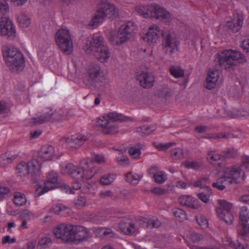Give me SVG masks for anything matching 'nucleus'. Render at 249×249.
Masks as SVG:
<instances>
[{"instance_id":"nucleus-1","label":"nucleus","mask_w":249,"mask_h":249,"mask_svg":"<svg viewBox=\"0 0 249 249\" xmlns=\"http://www.w3.org/2000/svg\"><path fill=\"white\" fill-rule=\"evenodd\" d=\"M160 36L162 37V49L166 54L171 55L177 51L179 43L174 34L168 30L162 31L157 25H153L149 28L143 39L148 43H155Z\"/></svg>"},{"instance_id":"nucleus-2","label":"nucleus","mask_w":249,"mask_h":249,"mask_svg":"<svg viewBox=\"0 0 249 249\" xmlns=\"http://www.w3.org/2000/svg\"><path fill=\"white\" fill-rule=\"evenodd\" d=\"M93 167L92 161L89 159L82 160L79 166L68 163L61 166V173L63 175H69L77 181H84L91 179L93 177L91 169Z\"/></svg>"},{"instance_id":"nucleus-3","label":"nucleus","mask_w":249,"mask_h":249,"mask_svg":"<svg viewBox=\"0 0 249 249\" xmlns=\"http://www.w3.org/2000/svg\"><path fill=\"white\" fill-rule=\"evenodd\" d=\"M103 37L98 34L88 36L83 46V50L87 53L92 54L101 62H105L110 57L108 47L103 42Z\"/></svg>"},{"instance_id":"nucleus-4","label":"nucleus","mask_w":249,"mask_h":249,"mask_svg":"<svg viewBox=\"0 0 249 249\" xmlns=\"http://www.w3.org/2000/svg\"><path fill=\"white\" fill-rule=\"evenodd\" d=\"M246 61L245 56L240 52L232 50H225L217 53L214 62L220 67L231 71L237 64H243Z\"/></svg>"},{"instance_id":"nucleus-5","label":"nucleus","mask_w":249,"mask_h":249,"mask_svg":"<svg viewBox=\"0 0 249 249\" xmlns=\"http://www.w3.org/2000/svg\"><path fill=\"white\" fill-rule=\"evenodd\" d=\"M2 52L5 63L11 70L14 72L23 70L25 66L24 57L18 49L4 46L2 47Z\"/></svg>"},{"instance_id":"nucleus-6","label":"nucleus","mask_w":249,"mask_h":249,"mask_svg":"<svg viewBox=\"0 0 249 249\" xmlns=\"http://www.w3.org/2000/svg\"><path fill=\"white\" fill-rule=\"evenodd\" d=\"M127 118L116 112L108 113L106 116L99 118L97 121V125L102 127L105 134L113 135L118 132V128L114 124L115 122L126 121Z\"/></svg>"},{"instance_id":"nucleus-7","label":"nucleus","mask_w":249,"mask_h":249,"mask_svg":"<svg viewBox=\"0 0 249 249\" xmlns=\"http://www.w3.org/2000/svg\"><path fill=\"white\" fill-rule=\"evenodd\" d=\"M136 11L145 18H153L165 22L169 21L170 18V15L168 11L155 4L137 6Z\"/></svg>"},{"instance_id":"nucleus-8","label":"nucleus","mask_w":249,"mask_h":249,"mask_svg":"<svg viewBox=\"0 0 249 249\" xmlns=\"http://www.w3.org/2000/svg\"><path fill=\"white\" fill-rule=\"evenodd\" d=\"M136 31V26L133 22L122 25L116 36H111L110 41L113 45H121L132 38Z\"/></svg>"},{"instance_id":"nucleus-9","label":"nucleus","mask_w":249,"mask_h":249,"mask_svg":"<svg viewBox=\"0 0 249 249\" xmlns=\"http://www.w3.org/2000/svg\"><path fill=\"white\" fill-rule=\"evenodd\" d=\"M118 14V10L115 6L106 1L101 3L96 14L90 21V24L92 26H96L98 23L101 22V20L105 17H108L110 18L112 17L117 16Z\"/></svg>"},{"instance_id":"nucleus-10","label":"nucleus","mask_w":249,"mask_h":249,"mask_svg":"<svg viewBox=\"0 0 249 249\" xmlns=\"http://www.w3.org/2000/svg\"><path fill=\"white\" fill-rule=\"evenodd\" d=\"M56 44L63 52L70 54L72 51L73 44L69 31L61 29L58 30L55 36Z\"/></svg>"},{"instance_id":"nucleus-11","label":"nucleus","mask_w":249,"mask_h":249,"mask_svg":"<svg viewBox=\"0 0 249 249\" xmlns=\"http://www.w3.org/2000/svg\"><path fill=\"white\" fill-rule=\"evenodd\" d=\"M76 225L62 223L55 227L53 231L54 235L66 242H73Z\"/></svg>"},{"instance_id":"nucleus-12","label":"nucleus","mask_w":249,"mask_h":249,"mask_svg":"<svg viewBox=\"0 0 249 249\" xmlns=\"http://www.w3.org/2000/svg\"><path fill=\"white\" fill-rule=\"evenodd\" d=\"M219 207L216 208L218 217L223 220L227 224H231L233 221L234 217L231 210L232 208L231 203L225 200H220Z\"/></svg>"},{"instance_id":"nucleus-13","label":"nucleus","mask_w":249,"mask_h":249,"mask_svg":"<svg viewBox=\"0 0 249 249\" xmlns=\"http://www.w3.org/2000/svg\"><path fill=\"white\" fill-rule=\"evenodd\" d=\"M0 31L2 36L14 39L16 36V31L11 20L4 15L0 17Z\"/></svg>"},{"instance_id":"nucleus-14","label":"nucleus","mask_w":249,"mask_h":249,"mask_svg":"<svg viewBox=\"0 0 249 249\" xmlns=\"http://www.w3.org/2000/svg\"><path fill=\"white\" fill-rule=\"evenodd\" d=\"M39 163L36 159H33L31 161L26 162L22 161L19 163L16 168L17 173L20 177H26L30 175L33 176L36 170L38 169Z\"/></svg>"},{"instance_id":"nucleus-15","label":"nucleus","mask_w":249,"mask_h":249,"mask_svg":"<svg viewBox=\"0 0 249 249\" xmlns=\"http://www.w3.org/2000/svg\"><path fill=\"white\" fill-rule=\"evenodd\" d=\"M87 74L88 83L86 84L93 86L95 83L101 82L105 79L103 71L98 64H92L89 65L87 70Z\"/></svg>"},{"instance_id":"nucleus-16","label":"nucleus","mask_w":249,"mask_h":249,"mask_svg":"<svg viewBox=\"0 0 249 249\" xmlns=\"http://www.w3.org/2000/svg\"><path fill=\"white\" fill-rule=\"evenodd\" d=\"M88 139L87 136L77 134L70 137L63 138L61 141L63 146L73 150L79 148Z\"/></svg>"},{"instance_id":"nucleus-17","label":"nucleus","mask_w":249,"mask_h":249,"mask_svg":"<svg viewBox=\"0 0 249 249\" xmlns=\"http://www.w3.org/2000/svg\"><path fill=\"white\" fill-rule=\"evenodd\" d=\"M242 169L240 166H232L224 170L225 176L229 179L230 184L239 183L244 180V172L241 174Z\"/></svg>"},{"instance_id":"nucleus-18","label":"nucleus","mask_w":249,"mask_h":249,"mask_svg":"<svg viewBox=\"0 0 249 249\" xmlns=\"http://www.w3.org/2000/svg\"><path fill=\"white\" fill-rule=\"evenodd\" d=\"M244 18L242 15L236 14L233 15V18L226 23V27L233 33L238 32L243 24Z\"/></svg>"},{"instance_id":"nucleus-19","label":"nucleus","mask_w":249,"mask_h":249,"mask_svg":"<svg viewBox=\"0 0 249 249\" xmlns=\"http://www.w3.org/2000/svg\"><path fill=\"white\" fill-rule=\"evenodd\" d=\"M137 80L140 85L143 88L149 89L153 87L155 82L154 77L152 74L148 72L142 71L137 75Z\"/></svg>"},{"instance_id":"nucleus-20","label":"nucleus","mask_w":249,"mask_h":249,"mask_svg":"<svg viewBox=\"0 0 249 249\" xmlns=\"http://www.w3.org/2000/svg\"><path fill=\"white\" fill-rule=\"evenodd\" d=\"M219 76V71L216 69H210L208 72L205 87L211 90L215 88Z\"/></svg>"},{"instance_id":"nucleus-21","label":"nucleus","mask_w":249,"mask_h":249,"mask_svg":"<svg viewBox=\"0 0 249 249\" xmlns=\"http://www.w3.org/2000/svg\"><path fill=\"white\" fill-rule=\"evenodd\" d=\"M178 202L182 206L197 209L200 207L199 201L190 196H183L179 197Z\"/></svg>"},{"instance_id":"nucleus-22","label":"nucleus","mask_w":249,"mask_h":249,"mask_svg":"<svg viewBox=\"0 0 249 249\" xmlns=\"http://www.w3.org/2000/svg\"><path fill=\"white\" fill-rule=\"evenodd\" d=\"M53 110L51 108H47L42 115L39 117L32 119L33 123L35 125L46 123L48 122H52Z\"/></svg>"},{"instance_id":"nucleus-23","label":"nucleus","mask_w":249,"mask_h":249,"mask_svg":"<svg viewBox=\"0 0 249 249\" xmlns=\"http://www.w3.org/2000/svg\"><path fill=\"white\" fill-rule=\"evenodd\" d=\"M54 154V148L48 145L43 146L39 153V157L44 160H50L52 159Z\"/></svg>"},{"instance_id":"nucleus-24","label":"nucleus","mask_w":249,"mask_h":249,"mask_svg":"<svg viewBox=\"0 0 249 249\" xmlns=\"http://www.w3.org/2000/svg\"><path fill=\"white\" fill-rule=\"evenodd\" d=\"M89 231L84 227L76 225L75 229L73 241H84L89 236Z\"/></svg>"},{"instance_id":"nucleus-25","label":"nucleus","mask_w":249,"mask_h":249,"mask_svg":"<svg viewBox=\"0 0 249 249\" xmlns=\"http://www.w3.org/2000/svg\"><path fill=\"white\" fill-rule=\"evenodd\" d=\"M149 172L153 175L155 182L158 184L163 183L167 179L166 174L162 171H158L157 167H151L149 170Z\"/></svg>"},{"instance_id":"nucleus-26","label":"nucleus","mask_w":249,"mask_h":249,"mask_svg":"<svg viewBox=\"0 0 249 249\" xmlns=\"http://www.w3.org/2000/svg\"><path fill=\"white\" fill-rule=\"evenodd\" d=\"M58 175L57 173L54 171H51L48 173L47 175V179L44 182L46 187H48L50 190L56 188L59 183L58 182Z\"/></svg>"},{"instance_id":"nucleus-27","label":"nucleus","mask_w":249,"mask_h":249,"mask_svg":"<svg viewBox=\"0 0 249 249\" xmlns=\"http://www.w3.org/2000/svg\"><path fill=\"white\" fill-rule=\"evenodd\" d=\"M119 228L121 231L126 234H133L134 233L137 228L135 224L132 222H127L125 220H122L119 223Z\"/></svg>"},{"instance_id":"nucleus-28","label":"nucleus","mask_w":249,"mask_h":249,"mask_svg":"<svg viewBox=\"0 0 249 249\" xmlns=\"http://www.w3.org/2000/svg\"><path fill=\"white\" fill-rule=\"evenodd\" d=\"M17 157L16 154H13L11 152H6L0 156V165L5 167L11 163Z\"/></svg>"},{"instance_id":"nucleus-29","label":"nucleus","mask_w":249,"mask_h":249,"mask_svg":"<svg viewBox=\"0 0 249 249\" xmlns=\"http://www.w3.org/2000/svg\"><path fill=\"white\" fill-rule=\"evenodd\" d=\"M91 161L93 165V167L91 169V171L93 173V176L96 173L100 172V169L97 168L96 163H102L105 161V159L103 155L93 154L92 155L91 158H89Z\"/></svg>"},{"instance_id":"nucleus-30","label":"nucleus","mask_w":249,"mask_h":249,"mask_svg":"<svg viewBox=\"0 0 249 249\" xmlns=\"http://www.w3.org/2000/svg\"><path fill=\"white\" fill-rule=\"evenodd\" d=\"M156 94L161 98L167 99L172 95L171 89L167 86H164L159 89L156 92Z\"/></svg>"},{"instance_id":"nucleus-31","label":"nucleus","mask_w":249,"mask_h":249,"mask_svg":"<svg viewBox=\"0 0 249 249\" xmlns=\"http://www.w3.org/2000/svg\"><path fill=\"white\" fill-rule=\"evenodd\" d=\"M156 129L155 125H143L137 128V132L142 136H145L151 134Z\"/></svg>"},{"instance_id":"nucleus-32","label":"nucleus","mask_w":249,"mask_h":249,"mask_svg":"<svg viewBox=\"0 0 249 249\" xmlns=\"http://www.w3.org/2000/svg\"><path fill=\"white\" fill-rule=\"evenodd\" d=\"M54 213L61 216H65L69 213V209L63 205L62 204H58L53 206L51 209Z\"/></svg>"},{"instance_id":"nucleus-33","label":"nucleus","mask_w":249,"mask_h":249,"mask_svg":"<svg viewBox=\"0 0 249 249\" xmlns=\"http://www.w3.org/2000/svg\"><path fill=\"white\" fill-rule=\"evenodd\" d=\"M116 175L114 174H107L103 175L100 179V182L103 185H109L115 180Z\"/></svg>"},{"instance_id":"nucleus-34","label":"nucleus","mask_w":249,"mask_h":249,"mask_svg":"<svg viewBox=\"0 0 249 249\" xmlns=\"http://www.w3.org/2000/svg\"><path fill=\"white\" fill-rule=\"evenodd\" d=\"M27 199L25 196L20 193H17L14 196L13 202L18 206H21L25 205L26 203Z\"/></svg>"},{"instance_id":"nucleus-35","label":"nucleus","mask_w":249,"mask_h":249,"mask_svg":"<svg viewBox=\"0 0 249 249\" xmlns=\"http://www.w3.org/2000/svg\"><path fill=\"white\" fill-rule=\"evenodd\" d=\"M205 189L206 193H200L197 194V197L203 202L207 203L210 200V196L212 194L211 188L210 187L206 186Z\"/></svg>"},{"instance_id":"nucleus-36","label":"nucleus","mask_w":249,"mask_h":249,"mask_svg":"<svg viewBox=\"0 0 249 249\" xmlns=\"http://www.w3.org/2000/svg\"><path fill=\"white\" fill-rule=\"evenodd\" d=\"M17 19L19 25L22 28H27L31 24V20L27 16L21 14L17 17Z\"/></svg>"},{"instance_id":"nucleus-37","label":"nucleus","mask_w":249,"mask_h":249,"mask_svg":"<svg viewBox=\"0 0 249 249\" xmlns=\"http://www.w3.org/2000/svg\"><path fill=\"white\" fill-rule=\"evenodd\" d=\"M141 178V177L140 175L132 174L131 172L128 173L125 177V180L134 185L137 184Z\"/></svg>"},{"instance_id":"nucleus-38","label":"nucleus","mask_w":249,"mask_h":249,"mask_svg":"<svg viewBox=\"0 0 249 249\" xmlns=\"http://www.w3.org/2000/svg\"><path fill=\"white\" fill-rule=\"evenodd\" d=\"M239 222H248L249 220V210L246 207H242L239 213Z\"/></svg>"},{"instance_id":"nucleus-39","label":"nucleus","mask_w":249,"mask_h":249,"mask_svg":"<svg viewBox=\"0 0 249 249\" xmlns=\"http://www.w3.org/2000/svg\"><path fill=\"white\" fill-rule=\"evenodd\" d=\"M207 158L211 163L214 164L216 161L223 160L224 156L214 154L213 151H210L208 153Z\"/></svg>"},{"instance_id":"nucleus-40","label":"nucleus","mask_w":249,"mask_h":249,"mask_svg":"<svg viewBox=\"0 0 249 249\" xmlns=\"http://www.w3.org/2000/svg\"><path fill=\"white\" fill-rule=\"evenodd\" d=\"M52 244V240L50 238L44 237L40 238L37 244V248L39 249H44L49 247Z\"/></svg>"},{"instance_id":"nucleus-41","label":"nucleus","mask_w":249,"mask_h":249,"mask_svg":"<svg viewBox=\"0 0 249 249\" xmlns=\"http://www.w3.org/2000/svg\"><path fill=\"white\" fill-rule=\"evenodd\" d=\"M239 233L242 235H247L249 234V225L248 222H239L238 229Z\"/></svg>"},{"instance_id":"nucleus-42","label":"nucleus","mask_w":249,"mask_h":249,"mask_svg":"<svg viewBox=\"0 0 249 249\" xmlns=\"http://www.w3.org/2000/svg\"><path fill=\"white\" fill-rule=\"evenodd\" d=\"M222 153H223L224 157L227 158H235L238 155V151L234 148H228L223 150Z\"/></svg>"},{"instance_id":"nucleus-43","label":"nucleus","mask_w":249,"mask_h":249,"mask_svg":"<svg viewBox=\"0 0 249 249\" xmlns=\"http://www.w3.org/2000/svg\"><path fill=\"white\" fill-rule=\"evenodd\" d=\"M189 239L193 243H200L203 241L204 236L196 232H192L190 234Z\"/></svg>"},{"instance_id":"nucleus-44","label":"nucleus","mask_w":249,"mask_h":249,"mask_svg":"<svg viewBox=\"0 0 249 249\" xmlns=\"http://www.w3.org/2000/svg\"><path fill=\"white\" fill-rule=\"evenodd\" d=\"M126 150H121V153L120 156H118L116 159L119 165L122 166H127L129 164V160L128 158L124 155H122L123 152H125Z\"/></svg>"},{"instance_id":"nucleus-45","label":"nucleus","mask_w":249,"mask_h":249,"mask_svg":"<svg viewBox=\"0 0 249 249\" xmlns=\"http://www.w3.org/2000/svg\"><path fill=\"white\" fill-rule=\"evenodd\" d=\"M170 73L176 78L181 77L184 75V71L178 67H172L170 69Z\"/></svg>"},{"instance_id":"nucleus-46","label":"nucleus","mask_w":249,"mask_h":249,"mask_svg":"<svg viewBox=\"0 0 249 249\" xmlns=\"http://www.w3.org/2000/svg\"><path fill=\"white\" fill-rule=\"evenodd\" d=\"M86 201L84 196H80L74 200V204L78 209H81L85 205Z\"/></svg>"},{"instance_id":"nucleus-47","label":"nucleus","mask_w":249,"mask_h":249,"mask_svg":"<svg viewBox=\"0 0 249 249\" xmlns=\"http://www.w3.org/2000/svg\"><path fill=\"white\" fill-rule=\"evenodd\" d=\"M185 167L188 169H193L195 170L198 169L201 166V164L197 161H186L184 163Z\"/></svg>"},{"instance_id":"nucleus-48","label":"nucleus","mask_w":249,"mask_h":249,"mask_svg":"<svg viewBox=\"0 0 249 249\" xmlns=\"http://www.w3.org/2000/svg\"><path fill=\"white\" fill-rule=\"evenodd\" d=\"M172 213L174 215L177 217L180 218L182 220L185 219L186 215L185 212L178 208H174L172 209Z\"/></svg>"},{"instance_id":"nucleus-49","label":"nucleus","mask_w":249,"mask_h":249,"mask_svg":"<svg viewBox=\"0 0 249 249\" xmlns=\"http://www.w3.org/2000/svg\"><path fill=\"white\" fill-rule=\"evenodd\" d=\"M63 119H64V115L62 111H53L52 122L61 121Z\"/></svg>"},{"instance_id":"nucleus-50","label":"nucleus","mask_w":249,"mask_h":249,"mask_svg":"<svg viewBox=\"0 0 249 249\" xmlns=\"http://www.w3.org/2000/svg\"><path fill=\"white\" fill-rule=\"evenodd\" d=\"M99 196L102 199H107L108 198H113L114 199L116 198V196L114 193L110 190H106L101 192L99 194Z\"/></svg>"},{"instance_id":"nucleus-51","label":"nucleus","mask_w":249,"mask_h":249,"mask_svg":"<svg viewBox=\"0 0 249 249\" xmlns=\"http://www.w3.org/2000/svg\"><path fill=\"white\" fill-rule=\"evenodd\" d=\"M172 156L175 159H181L183 157V150L179 148H175L171 151Z\"/></svg>"},{"instance_id":"nucleus-52","label":"nucleus","mask_w":249,"mask_h":249,"mask_svg":"<svg viewBox=\"0 0 249 249\" xmlns=\"http://www.w3.org/2000/svg\"><path fill=\"white\" fill-rule=\"evenodd\" d=\"M240 167L243 170V169L246 171H249V156H244L242 158V163Z\"/></svg>"},{"instance_id":"nucleus-53","label":"nucleus","mask_w":249,"mask_h":249,"mask_svg":"<svg viewBox=\"0 0 249 249\" xmlns=\"http://www.w3.org/2000/svg\"><path fill=\"white\" fill-rule=\"evenodd\" d=\"M128 153L134 158H138L141 154V150L138 148L130 147L128 150Z\"/></svg>"},{"instance_id":"nucleus-54","label":"nucleus","mask_w":249,"mask_h":249,"mask_svg":"<svg viewBox=\"0 0 249 249\" xmlns=\"http://www.w3.org/2000/svg\"><path fill=\"white\" fill-rule=\"evenodd\" d=\"M58 186L56 188H60L61 189L62 191H63L65 193H69L70 194H73L74 192L72 191V190L70 186L64 183H59Z\"/></svg>"},{"instance_id":"nucleus-55","label":"nucleus","mask_w":249,"mask_h":249,"mask_svg":"<svg viewBox=\"0 0 249 249\" xmlns=\"http://www.w3.org/2000/svg\"><path fill=\"white\" fill-rule=\"evenodd\" d=\"M50 190V189L48 187H46V186L45 185L43 188L41 187H39L36 190L35 192V196L38 197L40 195L48 192Z\"/></svg>"},{"instance_id":"nucleus-56","label":"nucleus","mask_w":249,"mask_h":249,"mask_svg":"<svg viewBox=\"0 0 249 249\" xmlns=\"http://www.w3.org/2000/svg\"><path fill=\"white\" fill-rule=\"evenodd\" d=\"M168 191L167 189L161 188L159 187H155L151 190L152 193L158 195H162L166 194L168 193Z\"/></svg>"},{"instance_id":"nucleus-57","label":"nucleus","mask_w":249,"mask_h":249,"mask_svg":"<svg viewBox=\"0 0 249 249\" xmlns=\"http://www.w3.org/2000/svg\"><path fill=\"white\" fill-rule=\"evenodd\" d=\"M199 225L203 228H207L208 226V222L206 218L204 216H200L197 219Z\"/></svg>"},{"instance_id":"nucleus-58","label":"nucleus","mask_w":249,"mask_h":249,"mask_svg":"<svg viewBox=\"0 0 249 249\" xmlns=\"http://www.w3.org/2000/svg\"><path fill=\"white\" fill-rule=\"evenodd\" d=\"M160 225V222L158 219L149 220L147 226L151 228H158Z\"/></svg>"},{"instance_id":"nucleus-59","label":"nucleus","mask_w":249,"mask_h":249,"mask_svg":"<svg viewBox=\"0 0 249 249\" xmlns=\"http://www.w3.org/2000/svg\"><path fill=\"white\" fill-rule=\"evenodd\" d=\"M209 138L211 139H218L221 138L228 139L229 137V135H227L225 133H218L210 136Z\"/></svg>"},{"instance_id":"nucleus-60","label":"nucleus","mask_w":249,"mask_h":249,"mask_svg":"<svg viewBox=\"0 0 249 249\" xmlns=\"http://www.w3.org/2000/svg\"><path fill=\"white\" fill-rule=\"evenodd\" d=\"M241 46L244 52L249 53V38L244 39Z\"/></svg>"},{"instance_id":"nucleus-61","label":"nucleus","mask_w":249,"mask_h":249,"mask_svg":"<svg viewBox=\"0 0 249 249\" xmlns=\"http://www.w3.org/2000/svg\"><path fill=\"white\" fill-rule=\"evenodd\" d=\"M16 239L15 238L11 239L9 235H6L2 237L1 242L3 244L6 243L12 244L16 242Z\"/></svg>"},{"instance_id":"nucleus-62","label":"nucleus","mask_w":249,"mask_h":249,"mask_svg":"<svg viewBox=\"0 0 249 249\" xmlns=\"http://www.w3.org/2000/svg\"><path fill=\"white\" fill-rule=\"evenodd\" d=\"M103 235L106 238L109 239L114 236V232L110 229H105L103 232Z\"/></svg>"},{"instance_id":"nucleus-63","label":"nucleus","mask_w":249,"mask_h":249,"mask_svg":"<svg viewBox=\"0 0 249 249\" xmlns=\"http://www.w3.org/2000/svg\"><path fill=\"white\" fill-rule=\"evenodd\" d=\"M217 180L219 182H221L222 184L225 186V188H226V186L230 185V180L228 178L225 176V174L223 173V176L218 178Z\"/></svg>"},{"instance_id":"nucleus-64","label":"nucleus","mask_w":249,"mask_h":249,"mask_svg":"<svg viewBox=\"0 0 249 249\" xmlns=\"http://www.w3.org/2000/svg\"><path fill=\"white\" fill-rule=\"evenodd\" d=\"M10 192V189L5 186H0V197H4Z\"/></svg>"}]
</instances>
